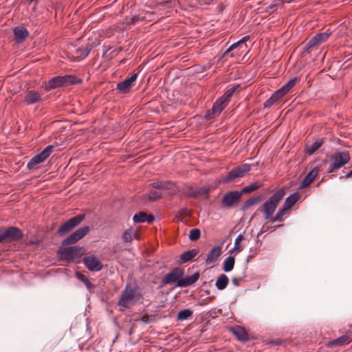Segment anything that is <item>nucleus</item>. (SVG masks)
Masks as SVG:
<instances>
[{"label": "nucleus", "mask_w": 352, "mask_h": 352, "mask_svg": "<svg viewBox=\"0 0 352 352\" xmlns=\"http://www.w3.org/2000/svg\"><path fill=\"white\" fill-rule=\"evenodd\" d=\"M199 252V250L197 249H192L190 250L184 252L181 254L180 260L182 263H186L192 260L194 257L197 256Z\"/></svg>", "instance_id": "27"}, {"label": "nucleus", "mask_w": 352, "mask_h": 352, "mask_svg": "<svg viewBox=\"0 0 352 352\" xmlns=\"http://www.w3.org/2000/svg\"><path fill=\"white\" fill-rule=\"evenodd\" d=\"M137 320H140L144 324L151 323L155 321V316H149L148 314H145L141 317V318L138 319Z\"/></svg>", "instance_id": "42"}, {"label": "nucleus", "mask_w": 352, "mask_h": 352, "mask_svg": "<svg viewBox=\"0 0 352 352\" xmlns=\"http://www.w3.org/2000/svg\"><path fill=\"white\" fill-rule=\"evenodd\" d=\"M201 235V232L198 228H194L190 230L189 234V238L191 241H197L199 239Z\"/></svg>", "instance_id": "43"}, {"label": "nucleus", "mask_w": 352, "mask_h": 352, "mask_svg": "<svg viewBox=\"0 0 352 352\" xmlns=\"http://www.w3.org/2000/svg\"><path fill=\"white\" fill-rule=\"evenodd\" d=\"M352 177V170L349 171V172L346 175H344V176H341V177H340V178H341V179H342V178H344V177H345V178H349V177Z\"/></svg>", "instance_id": "48"}, {"label": "nucleus", "mask_w": 352, "mask_h": 352, "mask_svg": "<svg viewBox=\"0 0 352 352\" xmlns=\"http://www.w3.org/2000/svg\"><path fill=\"white\" fill-rule=\"evenodd\" d=\"M139 296L140 294L138 292V289L127 285L122 292L118 305L124 308H129L136 302L139 299Z\"/></svg>", "instance_id": "3"}, {"label": "nucleus", "mask_w": 352, "mask_h": 352, "mask_svg": "<svg viewBox=\"0 0 352 352\" xmlns=\"http://www.w3.org/2000/svg\"><path fill=\"white\" fill-rule=\"evenodd\" d=\"M331 32L327 30V32L319 33L316 34L313 38H311L309 42L307 43V48H312L316 46L321 45L327 41L329 37L330 36Z\"/></svg>", "instance_id": "16"}, {"label": "nucleus", "mask_w": 352, "mask_h": 352, "mask_svg": "<svg viewBox=\"0 0 352 352\" xmlns=\"http://www.w3.org/2000/svg\"><path fill=\"white\" fill-rule=\"evenodd\" d=\"M300 81V79L297 77H295L290 80H289L285 85H284L281 88L277 90V92L280 95V96L283 97L285 94L291 91V89L296 85V84Z\"/></svg>", "instance_id": "21"}, {"label": "nucleus", "mask_w": 352, "mask_h": 352, "mask_svg": "<svg viewBox=\"0 0 352 352\" xmlns=\"http://www.w3.org/2000/svg\"><path fill=\"white\" fill-rule=\"evenodd\" d=\"M184 271L181 267H175L166 274L162 280L163 285L176 284L177 287H186L195 283L199 278V273L183 278Z\"/></svg>", "instance_id": "1"}, {"label": "nucleus", "mask_w": 352, "mask_h": 352, "mask_svg": "<svg viewBox=\"0 0 352 352\" xmlns=\"http://www.w3.org/2000/svg\"><path fill=\"white\" fill-rule=\"evenodd\" d=\"M241 192L239 191L228 192L223 197L222 205L226 208H231L238 203L241 197Z\"/></svg>", "instance_id": "13"}, {"label": "nucleus", "mask_w": 352, "mask_h": 352, "mask_svg": "<svg viewBox=\"0 0 352 352\" xmlns=\"http://www.w3.org/2000/svg\"><path fill=\"white\" fill-rule=\"evenodd\" d=\"M243 239L244 237L243 234H240L238 235L234 241V248L231 250V253L238 254L242 250L241 242Z\"/></svg>", "instance_id": "36"}, {"label": "nucleus", "mask_w": 352, "mask_h": 352, "mask_svg": "<svg viewBox=\"0 0 352 352\" xmlns=\"http://www.w3.org/2000/svg\"><path fill=\"white\" fill-rule=\"evenodd\" d=\"M350 342V337L348 335H343L338 338L329 341L327 343V346L329 347L335 346H344L348 344Z\"/></svg>", "instance_id": "22"}, {"label": "nucleus", "mask_w": 352, "mask_h": 352, "mask_svg": "<svg viewBox=\"0 0 352 352\" xmlns=\"http://www.w3.org/2000/svg\"><path fill=\"white\" fill-rule=\"evenodd\" d=\"M134 235L135 237L137 236V233H133V230L131 228L126 230L123 235H122V239L125 242H131L133 240V236Z\"/></svg>", "instance_id": "40"}, {"label": "nucleus", "mask_w": 352, "mask_h": 352, "mask_svg": "<svg viewBox=\"0 0 352 352\" xmlns=\"http://www.w3.org/2000/svg\"><path fill=\"white\" fill-rule=\"evenodd\" d=\"M41 94L34 90L28 91L24 97V102L28 105L34 104L35 103L41 102Z\"/></svg>", "instance_id": "18"}, {"label": "nucleus", "mask_w": 352, "mask_h": 352, "mask_svg": "<svg viewBox=\"0 0 352 352\" xmlns=\"http://www.w3.org/2000/svg\"><path fill=\"white\" fill-rule=\"evenodd\" d=\"M233 334L237 338V339L243 342H245L248 340V333L245 329L241 327H236L232 329Z\"/></svg>", "instance_id": "24"}, {"label": "nucleus", "mask_w": 352, "mask_h": 352, "mask_svg": "<svg viewBox=\"0 0 352 352\" xmlns=\"http://www.w3.org/2000/svg\"><path fill=\"white\" fill-rule=\"evenodd\" d=\"M234 258L232 256H228L226 258L223 263V269L225 272H228L231 271L234 265Z\"/></svg>", "instance_id": "35"}, {"label": "nucleus", "mask_w": 352, "mask_h": 352, "mask_svg": "<svg viewBox=\"0 0 352 352\" xmlns=\"http://www.w3.org/2000/svg\"><path fill=\"white\" fill-rule=\"evenodd\" d=\"M151 186L155 189L160 190H171V194L175 193V190L174 189L175 184L170 182L164 181H157L151 184Z\"/></svg>", "instance_id": "19"}, {"label": "nucleus", "mask_w": 352, "mask_h": 352, "mask_svg": "<svg viewBox=\"0 0 352 352\" xmlns=\"http://www.w3.org/2000/svg\"><path fill=\"white\" fill-rule=\"evenodd\" d=\"M240 280H241V278H236V277H234L232 279V282L233 285H235V286H239V285Z\"/></svg>", "instance_id": "47"}, {"label": "nucleus", "mask_w": 352, "mask_h": 352, "mask_svg": "<svg viewBox=\"0 0 352 352\" xmlns=\"http://www.w3.org/2000/svg\"><path fill=\"white\" fill-rule=\"evenodd\" d=\"M80 82V78L72 75L57 76L49 80L47 87L50 89H55L59 87L78 84Z\"/></svg>", "instance_id": "4"}, {"label": "nucleus", "mask_w": 352, "mask_h": 352, "mask_svg": "<svg viewBox=\"0 0 352 352\" xmlns=\"http://www.w3.org/2000/svg\"><path fill=\"white\" fill-rule=\"evenodd\" d=\"M331 164L329 168V173H333L335 170L339 169L347 164L350 160L349 151L336 152L331 156Z\"/></svg>", "instance_id": "5"}, {"label": "nucleus", "mask_w": 352, "mask_h": 352, "mask_svg": "<svg viewBox=\"0 0 352 352\" xmlns=\"http://www.w3.org/2000/svg\"><path fill=\"white\" fill-rule=\"evenodd\" d=\"M268 229H269L268 227L265 228V226H263V228L261 229V232H267L268 230Z\"/></svg>", "instance_id": "49"}, {"label": "nucleus", "mask_w": 352, "mask_h": 352, "mask_svg": "<svg viewBox=\"0 0 352 352\" xmlns=\"http://www.w3.org/2000/svg\"><path fill=\"white\" fill-rule=\"evenodd\" d=\"M193 315V311L190 309H182L177 313V320L184 321L191 318Z\"/></svg>", "instance_id": "30"}, {"label": "nucleus", "mask_w": 352, "mask_h": 352, "mask_svg": "<svg viewBox=\"0 0 352 352\" xmlns=\"http://www.w3.org/2000/svg\"><path fill=\"white\" fill-rule=\"evenodd\" d=\"M28 2L30 3H32V2H34V3H37L40 0H27Z\"/></svg>", "instance_id": "50"}, {"label": "nucleus", "mask_w": 352, "mask_h": 352, "mask_svg": "<svg viewBox=\"0 0 352 352\" xmlns=\"http://www.w3.org/2000/svg\"><path fill=\"white\" fill-rule=\"evenodd\" d=\"M89 232V228L88 226L80 228L70 235H69L67 238H65L63 241L62 245H67L74 244L82 239Z\"/></svg>", "instance_id": "10"}, {"label": "nucleus", "mask_w": 352, "mask_h": 352, "mask_svg": "<svg viewBox=\"0 0 352 352\" xmlns=\"http://www.w3.org/2000/svg\"><path fill=\"white\" fill-rule=\"evenodd\" d=\"M239 87V85H235L230 89H228L226 93L220 97L222 101H224L226 104L229 102L230 99L233 96L234 93L236 91V89Z\"/></svg>", "instance_id": "32"}, {"label": "nucleus", "mask_w": 352, "mask_h": 352, "mask_svg": "<svg viewBox=\"0 0 352 352\" xmlns=\"http://www.w3.org/2000/svg\"><path fill=\"white\" fill-rule=\"evenodd\" d=\"M90 49L88 46L80 47L76 51V58L78 59L85 58L89 54Z\"/></svg>", "instance_id": "37"}, {"label": "nucleus", "mask_w": 352, "mask_h": 352, "mask_svg": "<svg viewBox=\"0 0 352 352\" xmlns=\"http://www.w3.org/2000/svg\"><path fill=\"white\" fill-rule=\"evenodd\" d=\"M226 105L227 104L224 101H222L220 98H218L217 101L213 104L212 109L208 110L206 112L205 115L206 119L212 120L219 116Z\"/></svg>", "instance_id": "12"}, {"label": "nucleus", "mask_w": 352, "mask_h": 352, "mask_svg": "<svg viewBox=\"0 0 352 352\" xmlns=\"http://www.w3.org/2000/svg\"><path fill=\"white\" fill-rule=\"evenodd\" d=\"M85 219V214H78L66 222H65L63 225H61L58 230V233L60 235H64L71 230H72L74 228L78 226Z\"/></svg>", "instance_id": "9"}, {"label": "nucleus", "mask_w": 352, "mask_h": 352, "mask_svg": "<svg viewBox=\"0 0 352 352\" xmlns=\"http://www.w3.org/2000/svg\"><path fill=\"white\" fill-rule=\"evenodd\" d=\"M22 236L21 230L16 227H10L8 229L0 228V243L18 241Z\"/></svg>", "instance_id": "8"}, {"label": "nucleus", "mask_w": 352, "mask_h": 352, "mask_svg": "<svg viewBox=\"0 0 352 352\" xmlns=\"http://www.w3.org/2000/svg\"><path fill=\"white\" fill-rule=\"evenodd\" d=\"M260 187V185L257 183H252L250 185L245 186L240 192H241V195L243 193H249L251 192Z\"/></svg>", "instance_id": "41"}, {"label": "nucleus", "mask_w": 352, "mask_h": 352, "mask_svg": "<svg viewBox=\"0 0 352 352\" xmlns=\"http://www.w3.org/2000/svg\"><path fill=\"white\" fill-rule=\"evenodd\" d=\"M251 170V166L248 164H243L236 166L230 170L228 175L223 178V183H230L238 178L244 177L245 174Z\"/></svg>", "instance_id": "6"}, {"label": "nucleus", "mask_w": 352, "mask_h": 352, "mask_svg": "<svg viewBox=\"0 0 352 352\" xmlns=\"http://www.w3.org/2000/svg\"><path fill=\"white\" fill-rule=\"evenodd\" d=\"M82 251V248L78 246L65 248L59 251L61 258L65 260H72L78 257Z\"/></svg>", "instance_id": "15"}, {"label": "nucleus", "mask_w": 352, "mask_h": 352, "mask_svg": "<svg viewBox=\"0 0 352 352\" xmlns=\"http://www.w3.org/2000/svg\"><path fill=\"white\" fill-rule=\"evenodd\" d=\"M261 201V197L260 196H256L252 197L250 199H248L243 204V210H248L252 206L259 203Z\"/></svg>", "instance_id": "38"}, {"label": "nucleus", "mask_w": 352, "mask_h": 352, "mask_svg": "<svg viewBox=\"0 0 352 352\" xmlns=\"http://www.w3.org/2000/svg\"><path fill=\"white\" fill-rule=\"evenodd\" d=\"M28 34V30L23 27H16L14 29V38L17 43L24 41Z\"/></svg>", "instance_id": "25"}, {"label": "nucleus", "mask_w": 352, "mask_h": 352, "mask_svg": "<svg viewBox=\"0 0 352 352\" xmlns=\"http://www.w3.org/2000/svg\"><path fill=\"white\" fill-rule=\"evenodd\" d=\"M148 196L149 200H151V201H155V200L160 199L162 197V195H161L160 192H158L155 191V190H151L148 193Z\"/></svg>", "instance_id": "45"}, {"label": "nucleus", "mask_w": 352, "mask_h": 352, "mask_svg": "<svg viewBox=\"0 0 352 352\" xmlns=\"http://www.w3.org/2000/svg\"><path fill=\"white\" fill-rule=\"evenodd\" d=\"M228 282L229 279L228 276L223 274L218 277L215 283V286L218 289L223 290L227 287Z\"/></svg>", "instance_id": "31"}, {"label": "nucleus", "mask_w": 352, "mask_h": 352, "mask_svg": "<svg viewBox=\"0 0 352 352\" xmlns=\"http://www.w3.org/2000/svg\"><path fill=\"white\" fill-rule=\"evenodd\" d=\"M89 232V228L88 226L80 228L70 235H69L67 238H65L63 241L62 245H67L74 244L82 239Z\"/></svg>", "instance_id": "11"}, {"label": "nucleus", "mask_w": 352, "mask_h": 352, "mask_svg": "<svg viewBox=\"0 0 352 352\" xmlns=\"http://www.w3.org/2000/svg\"><path fill=\"white\" fill-rule=\"evenodd\" d=\"M133 219L135 223H142L145 221H147L148 223H151L154 220V217L153 215H148L144 212H140L138 214H135Z\"/></svg>", "instance_id": "26"}, {"label": "nucleus", "mask_w": 352, "mask_h": 352, "mask_svg": "<svg viewBox=\"0 0 352 352\" xmlns=\"http://www.w3.org/2000/svg\"><path fill=\"white\" fill-rule=\"evenodd\" d=\"M300 197L298 193H293L286 198L283 205L289 210L298 201Z\"/></svg>", "instance_id": "29"}, {"label": "nucleus", "mask_w": 352, "mask_h": 352, "mask_svg": "<svg viewBox=\"0 0 352 352\" xmlns=\"http://www.w3.org/2000/svg\"><path fill=\"white\" fill-rule=\"evenodd\" d=\"M146 18L145 16L134 15L131 17L130 21L127 22L128 24H134L138 21H143Z\"/></svg>", "instance_id": "46"}, {"label": "nucleus", "mask_w": 352, "mask_h": 352, "mask_svg": "<svg viewBox=\"0 0 352 352\" xmlns=\"http://www.w3.org/2000/svg\"><path fill=\"white\" fill-rule=\"evenodd\" d=\"M281 98H282V96H280V95L276 91L272 95V96L269 99H267L265 102L264 107L265 108L271 107L272 105H274L275 103H276Z\"/></svg>", "instance_id": "33"}, {"label": "nucleus", "mask_w": 352, "mask_h": 352, "mask_svg": "<svg viewBox=\"0 0 352 352\" xmlns=\"http://www.w3.org/2000/svg\"><path fill=\"white\" fill-rule=\"evenodd\" d=\"M221 254V248L216 246L213 248L208 253L206 258V263L210 264L215 262Z\"/></svg>", "instance_id": "23"}, {"label": "nucleus", "mask_w": 352, "mask_h": 352, "mask_svg": "<svg viewBox=\"0 0 352 352\" xmlns=\"http://www.w3.org/2000/svg\"><path fill=\"white\" fill-rule=\"evenodd\" d=\"M288 210L289 209L283 205V207L278 210L276 215L271 219V222L274 223L276 221H283L285 219V215L287 214Z\"/></svg>", "instance_id": "28"}, {"label": "nucleus", "mask_w": 352, "mask_h": 352, "mask_svg": "<svg viewBox=\"0 0 352 352\" xmlns=\"http://www.w3.org/2000/svg\"><path fill=\"white\" fill-rule=\"evenodd\" d=\"M319 172L318 168L316 167L313 168L305 177V179L302 180L300 188H305L308 187L315 179V178L317 177Z\"/></svg>", "instance_id": "20"}, {"label": "nucleus", "mask_w": 352, "mask_h": 352, "mask_svg": "<svg viewBox=\"0 0 352 352\" xmlns=\"http://www.w3.org/2000/svg\"><path fill=\"white\" fill-rule=\"evenodd\" d=\"M285 191L283 189H279L275 192L264 204L258 208V210L264 214L265 220L271 219L274 217L273 214L277 208L278 203L285 196Z\"/></svg>", "instance_id": "2"}, {"label": "nucleus", "mask_w": 352, "mask_h": 352, "mask_svg": "<svg viewBox=\"0 0 352 352\" xmlns=\"http://www.w3.org/2000/svg\"><path fill=\"white\" fill-rule=\"evenodd\" d=\"M82 262L86 267L91 272H98L102 269V264L96 256H87L83 258Z\"/></svg>", "instance_id": "14"}, {"label": "nucleus", "mask_w": 352, "mask_h": 352, "mask_svg": "<svg viewBox=\"0 0 352 352\" xmlns=\"http://www.w3.org/2000/svg\"><path fill=\"white\" fill-rule=\"evenodd\" d=\"M76 277L80 280H81L82 283H84V284L86 285L87 289H89L91 287H93L92 283L88 280V278L85 275H83L82 274H80V273H77L76 274Z\"/></svg>", "instance_id": "44"}, {"label": "nucleus", "mask_w": 352, "mask_h": 352, "mask_svg": "<svg viewBox=\"0 0 352 352\" xmlns=\"http://www.w3.org/2000/svg\"><path fill=\"white\" fill-rule=\"evenodd\" d=\"M249 39V36H244L240 41L233 43L231 45L229 48L224 52L223 56H226L230 52L233 51L234 50L240 47L241 44L245 43L246 41Z\"/></svg>", "instance_id": "39"}, {"label": "nucleus", "mask_w": 352, "mask_h": 352, "mask_svg": "<svg viewBox=\"0 0 352 352\" xmlns=\"http://www.w3.org/2000/svg\"><path fill=\"white\" fill-rule=\"evenodd\" d=\"M54 146L49 145L45 147L41 153L34 155L28 163L27 167L32 170L36 168L37 166L45 162L52 153Z\"/></svg>", "instance_id": "7"}, {"label": "nucleus", "mask_w": 352, "mask_h": 352, "mask_svg": "<svg viewBox=\"0 0 352 352\" xmlns=\"http://www.w3.org/2000/svg\"><path fill=\"white\" fill-rule=\"evenodd\" d=\"M137 78L138 74H133L130 78L118 83L117 89L122 94L129 93Z\"/></svg>", "instance_id": "17"}, {"label": "nucleus", "mask_w": 352, "mask_h": 352, "mask_svg": "<svg viewBox=\"0 0 352 352\" xmlns=\"http://www.w3.org/2000/svg\"><path fill=\"white\" fill-rule=\"evenodd\" d=\"M324 142L323 139H320L314 142L311 145L307 146L305 148L306 153L309 155L313 154L319 148L321 147Z\"/></svg>", "instance_id": "34"}]
</instances>
